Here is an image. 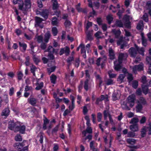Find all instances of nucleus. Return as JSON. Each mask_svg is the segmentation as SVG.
Returning a JSON list of instances; mask_svg holds the SVG:
<instances>
[{
  "label": "nucleus",
  "mask_w": 151,
  "mask_h": 151,
  "mask_svg": "<svg viewBox=\"0 0 151 151\" xmlns=\"http://www.w3.org/2000/svg\"><path fill=\"white\" fill-rule=\"evenodd\" d=\"M12 2L14 4H18L19 8V9L25 11L30 8L31 6V2L30 0H25L24 4L22 0H12Z\"/></svg>",
  "instance_id": "nucleus-1"
},
{
  "label": "nucleus",
  "mask_w": 151,
  "mask_h": 151,
  "mask_svg": "<svg viewBox=\"0 0 151 151\" xmlns=\"http://www.w3.org/2000/svg\"><path fill=\"white\" fill-rule=\"evenodd\" d=\"M128 56L127 53H120L119 54L118 60H116L114 62V68L116 71L119 70L121 67V64L122 63L123 59H126Z\"/></svg>",
  "instance_id": "nucleus-2"
},
{
  "label": "nucleus",
  "mask_w": 151,
  "mask_h": 151,
  "mask_svg": "<svg viewBox=\"0 0 151 151\" xmlns=\"http://www.w3.org/2000/svg\"><path fill=\"white\" fill-rule=\"evenodd\" d=\"M93 86V83L92 81L87 79L84 81V88L86 91H88L91 86Z\"/></svg>",
  "instance_id": "nucleus-3"
},
{
  "label": "nucleus",
  "mask_w": 151,
  "mask_h": 151,
  "mask_svg": "<svg viewBox=\"0 0 151 151\" xmlns=\"http://www.w3.org/2000/svg\"><path fill=\"white\" fill-rule=\"evenodd\" d=\"M135 98V96L134 94L130 95L128 97L127 104L131 107H132L134 105Z\"/></svg>",
  "instance_id": "nucleus-4"
},
{
  "label": "nucleus",
  "mask_w": 151,
  "mask_h": 151,
  "mask_svg": "<svg viewBox=\"0 0 151 151\" xmlns=\"http://www.w3.org/2000/svg\"><path fill=\"white\" fill-rule=\"evenodd\" d=\"M17 126V128L16 129V132L19 131L22 133H24L25 129V126L22 125L19 122H17L16 124Z\"/></svg>",
  "instance_id": "nucleus-5"
},
{
  "label": "nucleus",
  "mask_w": 151,
  "mask_h": 151,
  "mask_svg": "<svg viewBox=\"0 0 151 151\" xmlns=\"http://www.w3.org/2000/svg\"><path fill=\"white\" fill-rule=\"evenodd\" d=\"M54 50L53 47L51 46H49L47 48V50H45L44 52H48L49 53L48 56L50 59L53 60L54 58V57L52 53L54 52Z\"/></svg>",
  "instance_id": "nucleus-6"
},
{
  "label": "nucleus",
  "mask_w": 151,
  "mask_h": 151,
  "mask_svg": "<svg viewBox=\"0 0 151 151\" xmlns=\"http://www.w3.org/2000/svg\"><path fill=\"white\" fill-rule=\"evenodd\" d=\"M35 20L36 23L35 24V27H37L39 26L41 28H42L43 27V24L42 23V22L43 21L42 19L36 17H35Z\"/></svg>",
  "instance_id": "nucleus-7"
},
{
  "label": "nucleus",
  "mask_w": 151,
  "mask_h": 151,
  "mask_svg": "<svg viewBox=\"0 0 151 151\" xmlns=\"http://www.w3.org/2000/svg\"><path fill=\"white\" fill-rule=\"evenodd\" d=\"M131 19L132 17L129 15H126L124 17L123 20L126 22L124 24V25L127 28H129L130 27V24L129 20Z\"/></svg>",
  "instance_id": "nucleus-8"
},
{
  "label": "nucleus",
  "mask_w": 151,
  "mask_h": 151,
  "mask_svg": "<svg viewBox=\"0 0 151 151\" xmlns=\"http://www.w3.org/2000/svg\"><path fill=\"white\" fill-rule=\"evenodd\" d=\"M90 45L89 44H87L86 47L84 45L81 44L80 45V47L81 49V52L82 53H84L86 54V50L87 51V52H89V49Z\"/></svg>",
  "instance_id": "nucleus-9"
},
{
  "label": "nucleus",
  "mask_w": 151,
  "mask_h": 151,
  "mask_svg": "<svg viewBox=\"0 0 151 151\" xmlns=\"http://www.w3.org/2000/svg\"><path fill=\"white\" fill-rule=\"evenodd\" d=\"M17 122L14 123L13 120L10 121L9 122L8 128L11 130H14L16 132V129L17 128V125H16Z\"/></svg>",
  "instance_id": "nucleus-10"
},
{
  "label": "nucleus",
  "mask_w": 151,
  "mask_h": 151,
  "mask_svg": "<svg viewBox=\"0 0 151 151\" xmlns=\"http://www.w3.org/2000/svg\"><path fill=\"white\" fill-rule=\"evenodd\" d=\"M143 66L142 63L134 66L133 68V71L134 73H136L137 71H140L143 70Z\"/></svg>",
  "instance_id": "nucleus-11"
},
{
  "label": "nucleus",
  "mask_w": 151,
  "mask_h": 151,
  "mask_svg": "<svg viewBox=\"0 0 151 151\" xmlns=\"http://www.w3.org/2000/svg\"><path fill=\"white\" fill-rule=\"evenodd\" d=\"M69 48L68 47L66 46L65 47L62 48L61 49L59 53L60 55H62L65 53L66 55L68 56L69 54Z\"/></svg>",
  "instance_id": "nucleus-12"
},
{
  "label": "nucleus",
  "mask_w": 151,
  "mask_h": 151,
  "mask_svg": "<svg viewBox=\"0 0 151 151\" xmlns=\"http://www.w3.org/2000/svg\"><path fill=\"white\" fill-rule=\"evenodd\" d=\"M106 60V58L105 56L102 58H99L96 60V64L98 66L100 65H102L104 63Z\"/></svg>",
  "instance_id": "nucleus-13"
},
{
  "label": "nucleus",
  "mask_w": 151,
  "mask_h": 151,
  "mask_svg": "<svg viewBox=\"0 0 151 151\" xmlns=\"http://www.w3.org/2000/svg\"><path fill=\"white\" fill-rule=\"evenodd\" d=\"M121 95L120 91L118 90L115 91L113 93L112 95V99L113 100H116L118 99L120 97Z\"/></svg>",
  "instance_id": "nucleus-14"
},
{
  "label": "nucleus",
  "mask_w": 151,
  "mask_h": 151,
  "mask_svg": "<svg viewBox=\"0 0 151 151\" xmlns=\"http://www.w3.org/2000/svg\"><path fill=\"white\" fill-rule=\"evenodd\" d=\"M92 26V23L91 22H88L87 23L86 28H85V32L87 35V36L88 37V38L90 39H91V36L88 33V29L89 27Z\"/></svg>",
  "instance_id": "nucleus-15"
},
{
  "label": "nucleus",
  "mask_w": 151,
  "mask_h": 151,
  "mask_svg": "<svg viewBox=\"0 0 151 151\" xmlns=\"http://www.w3.org/2000/svg\"><path fill=\"white\" fill-rule=\"evenodd\" d=\"M136 50L133 47H131L129 50V52L132 57H135L137 54Z\"/></svg>",
  "instance_id": "nucleus-16"
},
{
  "label": "nucleus",
  "mask_w": 151,
  "mask_h": 151,
  "mask_svg": "<svg viewBox=\"0 0 151 151\" xmlns=\"http://www.w3.org/2000/svg\"><path fill=\"white\" fill-rule=\"evenodd\" d=\"M123 37H121L120 40L117 42V44L118 45H121V48L122 49H123L124 47L127 46V43H123Z\"/></svg>",
  "instance_id": "nucleus-17"
},
{
  "label": "nucleus",
  "mask_w": 151,
  "mask_h": 151,
  "mask_svg": "<svg viewBox=\"0 0 151 151\" xmlns=\"http://www.w3.org/2000/svg\"><path fill=\"white\" fill-rule=\"evenodd\" d=\"M9 113L10 110L9 108H6L2 111L1 113V115L2 116H4L5 117H6L9 115Z\"/></svg>",
  "instance_id": "nucleus-18"
},
{
  "label": "nucleus",
  "mask_w": 151,
  "mask_h": 151,
  "mask_svg": "<svg viewBox=\"0 0 151 151\" xmlns=\"http://www.w3.org/2000/svg\"><path fill=\"white\" fill-rule=\"evenodd\" d=\"M106 136H104V141L106 142L107 141V138H109L110 140V145H111V142L113 140V137H112L110 134L108 133H106Z\"/></svg>",
  "instance_id": "nucleus-19"
},
{
  "label": "nucleus",
  "mask_w": 151,
  "mask_h": 151,
  "mask_svg": "<svg viewBox=\"0 0 151 151\" xmlns=\"http://www.w3.org/2000/svg\"><path fill=\"white\" fill-rule=\"evenodd\" d=\"M136 49L137 50L138 52L142 55H144V52H145V50L143 47H139L136 45H135Z\"/></svg>",
  "instance_id": "nucleus-20"
},
{
  "label": "nucleus",
  "mask_w": 151,
  "mask_h": 151,
  "mask_svg": "<svg viewBox=\"0 0 151 151\" xmlns=\"http://www.w3.org/2000/svg\"><path fill=\"white\" fill-rule=\"evenodd\" d=\"M109 58L111 60H113L115 58V55L114 51L111 48H110L109 49Z\"/></svg>",
  "instance_id": "nucleus-21"
},
{
  "label": "nucleus",
  "mask_w": 151,
  "mask_h": 151,
  "mask_svg": "<svg viewBox=\"0 0 151 151\" xmlns=\"http://www.w3.org/2000/svg\"><path fill=\"white\" fill-rule=\"evenodd\" d=\"M28 101L30 104L33 106L35 105L37 102L36 100L34 98H29L28 99Z\"/></svg>",
  "instance_id": "nucleus-22"
},
{
  "label": "nucleus",
  "mask_w": 151,
  "mask_h": 151,
  "mask_svg": "<svg viewBox=\"0 0 151 151\" xmlns=\"http://www.w3.org/2000/svg\"><path fill=\"white\" fill-rule=\"evenodd\" d=\"M49 13L48 10H44L40 14L42 17L45 18H47Z\"/></svg>",
  "instance_id": "nucleus-23"
},
{
  "label": "nucleus",
  "mask_w": 151,
  "mask_h": 151,
  "mask_svg": "<svg viewBox=\"0 0 151 151\" xmlns=\"http://www.w3.org/2000/svg\"><path fill=\"white\" fill-rule=\"evenodd\" d=\"M50 35L49 32H47L45 35V37L44 38V41L47 43L48 42L50 38Z\"/></svg>",
  "instance_id": "nucleus-24"
},
{
  "label": "nucleus",
  "mask_w": 151,
  "mask_h": 151,
  "mask_svg": "<svg viewBox=\"0 0 151 151\" xmlns=\"http://www.w3.org/2000/svg\"><path fill=\"white\" fill-rule=\"evenodd\" d=\"M49 120L46 118H45L44 119V124L43 129L45 130L47 128V125L49 123Z\"/></svg>",
  "instance_id": "nucleus-25"
},
{
  "label": "nucleus",
  "mask_w": 151,
  "mask_h": 151,
  "mask_svg": "<svg viewBox=\"0 0 151 151\" xmlns=\"http://www.w3.org/2000/svg\"><path fill=\"white\" fill-rule=\"evenodd\" d=\"M130 128L133 132H136L138 130V126L137 124L131 125L130 127Z\"/></svg>",
  "instance_id": "nucleus-26"
},
{
  "label": "nucleus",
  "mask_w": 151,
  "mask_h": 151,
  "mask_svg": "<svg viewBox=\"0 0 151 151\" xmlns=\"http://www.w3.org/2000/svg\"><path fill=\"white\" fill-rule=\"evenodd\" d=\"M146 60L148 63L150 64L149 66L148 72L150 74H151V58L149 57H147L146 58Z\"/></svg>",
  "instance_id": "nucleus-27"
},
{
  "label": "nucleus",
  "mask_w": 151,
  "mask_h": 151,
  "mask_svg": "<svg viewBox=\"0 0 151 151\" xmlns=\"http://www.w3.org/2000/svg\"><path fill=\"white\" fill-rule=\"evenodd\" d=\"M147 87L148 86H147L146 85H142L143 92L145 94L147 93L148 91Z\"/></svg>",
  "instance_id": "nucleus-28"
},
{
  "label": "nucleus",
  "mask_w": 151,
  "mask_h": 151,
  "mask_svg": "<svg viewBox=\"0 0 151 151\" xmlns=\"http://www.w3.org/2000/svg\"><path fill=\"white\" fill-rule=\"evenodd\" d=\"M143 26V22L142 21H139L138 24H137V28L138 30L142 29Z\"/></svg>",
  "instance_id": "nucleus-29"
},
{
  "label": "nucleus",
  "mask_w": 151,
  "mask_h": 151,
  "mask_svg": "<svg viewBox=\"0 0 151 151\" xmlns=\"http://www.w3.org/2000/svg\"><path fill=\"white\" fill-rule=\"evenodd\" d=\"M125 76V75L124 74H120L117 79V81H119V83H121L123 82V79L124 78Z\"/></svg>",
  "instance_id": "nucleus-30"
},
{
  "label": "nucleus",
  "mask_w": 151,
  "mask_h": 151,
  "mask_svg": "<svg viewBox=\"0 0 151 151\" xmlns=\"http://www.w3.org/2000/svg\"><path fill=\"white\" fill-rule=\"evenodd\" d=\"M38 81H37V86L35 88V89L37 90H39L41 89L43 86V83L42 82L38 83Z\"/></svg>",
  "instance_id": "nucleus-31"
},
{
  "label": "nucleus",
  "mask_w": 151,
  "mask_h": 151,
  "mask_svg": "<svg viewBox=\"0 0 151 151\" xmlns=\"http://www.w3.org/2000/svg\"><path fill=\"white\" fill-rule=\"evenodd\" d=\"M127 141L129 144L133 145L136 142V140L134 139L128 138L127 139Z\"/></svg>",
  "instance_id": "nucleus-32"
},
{
  "label": "nucleus",
  "mask_w": 151,
  "mask_h": 151,
  "mask_svg": "<svg viewBox=\"0 0 151 151\" xmlns=\"http://www.w3.org/2000/svg\"><path fill=\"white\" fill-rule=\"evenodd\" d=\"M119 8V4L117 5V7H116L112 5H111L109 8V9L110 10H112V12H114L116 11L117 8Z\"/></svg>",
  "instance_id": "nucleus-33"
},
{
  "label": "nucleus",
  "mask_w": 151,
  "mask_h": 151,
  "mask_svg": "<svg viewBox=\"0 0 151 151\" xmlns=\"http://www.w3.org/2000/svg\"><path fill=\"white\" fill-rule=\"evenodd\" d=\"M113 33L115 35L116 37L118 38V37L121 34V32L119 30H116V29H113L112 30Z\"/></svg>",
  "instance_id": "nucleus-34"
},
{
  "label": "nucleus",
  "mask_w": 151,
  "mask_h": 151,
  "mask_svg": "<svg viewBox=\"0 0 151 151\" xmlns=\"http://www.w3.org/2000/svg\"><path fill=\"white\" fill-rule=\"evenodd\" d=\"M106 19L108 22V23L110 24L113 21V18L111 15L109 14L106 17Z\"/></svg>",
  "instance_id": "nucleus-35"
},
{
  "label": "nucleus",
  "mask_w": 151,
  "mask_h": 151,
  "mask_svg": "<svg viewBox=\"0 0 151 151\" xmlns=\"http://www.w3.org/2000/svg\"><path fill=\"white\" fill-rule=\"evenodd\" d=\"M140 102L138 101V102L137 105L136 106V109L137 111L138 112H139L142 110V104H140Z\"/></svg>",
  "instance_id": "nucleus-36"
},
{
  "label": "nucleus",
  "mask_w": 151,
  "mask_h": 151,
  "mask_svg": "<svg viewBox=\"0 0 151 151\" xmlns=\"http://www.w3.org/2000/svg\"><path fill=\"white\" fill-rule=\"evenodd\" d=\"M38 69L34 65H32L31 67V72L33 73V75L34 76H35V72Z\"/></svg>",
  "instance_id": "nucleus-37"
},
{
  "label": "nucleus",
  "mask_w": 151,
  "mask_h": 151,
  "mask_svg": "<svg viewBox=\"0 0 151 151\" xmlns=\"http://www.w3.org/2000/svg\"><path fill=\"white\" fill-rule=\"evenodd\" d=\"M71 97L72 99V104L71 106H69V108L70 110H72L74 107V99L73 96H71Z\"/></svg>",
  "instance_id": "nucleus-38"
},
{
  "label": "nucleus",
  "mask_w": 151,
  "mask_h": 151,
  "mask_svg": "<svg viewBox=\"0 0 151 151\" xmlns=\"http://www.w3.org/2000/svg\"><path fill=\"white\" fill-rule=\"evenodd\" d=\"M139 101L140 102V104H142V105L145 104L146 103L145 100L143 97L140 98L137 101V103Z\"/></svg>",
  "instance_id": "nucleus-39"
},
{
  "label": "nucleus",
  "mask_w": 151,
  "mask_h": 151,
  "mask_svg": "<svg viewBox=\"0 0 151 151\" xmlns=\"http://www.w3.org/2000/svg\"><path fill=\"white\" fill-rule=\"evenodd\" d=\"M52 23L53 25H57L58 23V22L57 20V19L55 17H53L52 19Z\"/></svg>",
  "instance_id": "nucleus-40"
},
{
  "label": "nucleus",
  "mask_w": 151,
  "mask_h": 151,
  "mask_svg": "<svg viewBox=\"0 0 151 151\" xmlns=\"http://www.w3.org/2000/svg\"><path fill=\"white\" fill-rule=\"evenodd\" d=\"M57 77L56 76L54 75H52L50 76V80L51 82L53 83H55L56 80V79Z\"/></svg>",
  "instance_id": "nucleus-41"
},
{
  "label": "nucleus",
  "mask_w": 151,
  "mask_h": 151,
  "mask_svg": "<svg viewBox=\"0 0 151 151\" xmlns=\"http://www.w3.org/2000/svg\"><path fill=\"white\" fill-rule=\"evenodd\" d=\"M101 100L102 101L103 100H104L105 101H108V96L107 95H102L100 97Z\"/></svg>",
  "instance_id": "nucleus-42"
},
{
  "label": "nucleus",
  "mask_w": 151,
  "mask_h": 151,
  "mask_svg": "<svg viewBox=\"0 0 151 151\" xmlns=\"http://www.w3.org/2000/svg\"><path fill=\"white\" fill-rule=\"evenodd\" d=\"M147 128L145 127H143L141 131L142 136L143 137L145 136L146 131Z\"/></svg>",
  "instance_id": "nucleus-43"
},
{
  "label": "nucleus",
  "mask_w": 151,
  "mask_h": 151,
  "mask_svg": "<svg viewBox=\"0 0 151 151\" xmlns=\"http://www.w3.org/2000/svg\"><path fill=\"white\" fill-rule=\"evenodd\" d=\"M141 82L143 83V85H146L147 81L146 77L145 76H143L142 77Z\"/></svg>",
  "instance_id": "nucleus-44"
},
{
  "label": "nucleus",
  "mask_w": 151,
  "mask_h": 151,
  "mask_svg": "<svg viewBox=\"0 0 151 151\" xmlns=\"http://www.w3.org/2000/svg\"><path fill=\"white\" fill-rule=\"evenodd\" d=\"M33 89L32 87L28 86H26L25 88V91H29L32 92V91Z\"/></svg>",
  "instance_id": "nucleus-45"
},
{
  "label": "nucleus",
  "mask_w": 151,
  "mask_h": 151,
  "mask_svg": "<svg viewBox=\"0 0 151 151\" xmlns=\"http://www.w3.org/2000/svg\"><path fill=\"white\" fill-rule=\"evenodd\" d=\"M94 143L93 141L91 142L90 143V147L93 151H99L98 150L94 147Z\"/></svg>",
  "instance_id": "nucleus-46"
},
{
  "label": "nucleus",
  "mask_w": 151,
  "mask_h": 151,
  "mask_svg": "<svg viewBox=\"0 0 151 151\" xmlns=\"http://www.w3.org/2000/svg\"><path fill=\"white\" fill-rule=\"evenodd\" d=\"M14 146L16 149H18L22 148V145L20 143H17L14 145Z\"/></svg>",
  "instance_id": "nucleus-47"
},
{
  "label": "nucleus",
  "mask_w": 151,
  "mask_h": 151,
  "mask_svg": "<svg viewBox=\"0 0 151 151\" xmlns=\"http://www.w3.org/2000/svg\"><path fill=\"white\" fill-rule=\"evenodd\" d=\"M55 66H52L51 67L48 68L47 71L49 75H50L51 72H53L55 70Z\"/></svg>",
  "instance_id": "nucleus-48"
},
{
  "label": "nucleus",
  "mask_w": 151,
  "mask_h": 151,
  "mask_svg": "<svg viewBox=\"0 0 151 151\" xmlns=\"http://www.w3.org/2000/svg\"><path fill=\"white\" fill-rule=\"evenodd\" d=\"M19 44L21 47H22L24 50H26L27 47V45L26 44L24 43H21L20 42H19Z\"/></svg>",
  "instance_id": "nucleus-49"
},
{
  "label": "nucleus",
  "mask_w": 151,
  "mask_h": 151,
  "mask_svg": "<svg viewBox=\"0 0 151 151\" xmlns=\"http://www.w3.org/2000/svg\"><path fill=\"white\" fill-rule=\"evenodd\" d=\"M80 63V60L78 58H77L76 59L75 63H74L75 66L78 68L79 65Z\"/></svg>",
  "instance_id": "nucleus-50"
},
{
  "label": "nucleus",
  "mask_w": 151,
  "mask_h": 151,
  "mask_svg": "<svg viewBox=\"0 0 151 151\" xmlns=\"http://www.w3.org/2000/svg\"><path fill=\"white\" fill-rule=\"evenodd\" d=\"M53 4V9H56L58 8V5L57 1H52Z\"/></svg>",
  "instance_id": "nucleus-51"
},
{
  "label": "nucleus",
  "mask_w": 151,
  "mask_h": 151,
  "mask_svg": "<svg viewBox=\"0 0 151 151\" xmlns=\"http://www.w3.org/2000/svg\"><path fill=\"white\" fill-rule=\"evenodd\" d=\"M76 8L78 12H82L84 13H86V9H83L82 8H81L79 6H77L76 7Z\"/></svg>",
  "instance_id": "nucleus-52"
},
{
  "label": "nucleus",
  "mask_w": 151,
  "mask_h": 151,
  "mask_svg": "<svg viewBox=\"0 0 151 151\" xmlns=\"http://www.w3.org/2000/svg\"><path fill=\"white\" fill-rule=\"evenodd\" d=\"M139 120L137 118H134L132 119L130 123L135 124L138 122Z\"/></svg>",
  "instance_id": "nucleus-53"
},
{
  "label": "nucleus",
  "mask_w": 151,
  "mask_h": 151,
  "mask_svg": "<svg viewBox=\"0 0 151 151\" xmlns=\"http://www.w3.org/2000/svg\"><path fill=\"white\" fill-rule=\"evenodd\" d=\"M138 85V82L137 81H134L132 82V86L133 87L136 88H137Z\"/></svg>",
  "instance_id": "nucleus-54"
},
{
  "label": "nucleus",
  "mask_w": 151,
  "mask_h": 151,
  "mask_svg": "<svg viewBox=\"0 0 151 151\" xmlns=\"http://www.w3.org/2000/svg\"><path fill=\"white\" fill-rule=\"evenodd\" d=\"M15 139L16 141H20L22 140L21 137L20 135L17 134L15 137Z\"/></svg>",
  "instance_id": "nucleus-55"
},
{
  "label": "nucleus",
  "mask_w": 151,
  "mask_h": 151,
  "mask_svg": "<svg viewBox=\"0 0 151 151\" xmlns=\"http://www.w3.org/2000/svg\"><path fill=\"white\" fill-rule=\"evenodd\" d=\"M52 33L54 36H56L58 32L57 29L55 27H53L52 28Z\"/></svg>",
  "instance_id": "nucleus-56"
},
{
  "label": "nucleus",
  "mask_w": 151,
  "mask_h": 151,
  "mask_svg": "<svg viewBox=\"0 0 151 151\" xmlns=\"http://www.w3.org/2000/svg\"><path fill=\"white\" fill-rule=\"evenodd\" d=\"M96 78L97 82L99 83V85L100 86L102 83V81L101 80V77L99 75H98L96 76Z\"/></svg>",
  "instance_id": "nucleus-57"
},
{
  "label": "nucleus",
  "mask_w": 151,
  "mask_h": 151,
  "mask_svg": "<svg viewBox=\"0 0 151 151\" xmlns=\"http://www.w3.org/2000/svg\"><path fill=\"white\" fill-rule=\"evenodd\" d=\"M142 18L146 22L148 21V17L147 14V13H145L143 16Z\"/></svg>",
  "instance_id": "nucleus-58"
},
{
  "label": "nucleus",
  "mask_w": 151,
  "mask_h": 151,
  "mask_svg": "<svg viewBox=\"0 0 151 151\" xmlns=\"http://www.w3.org/2000/svg\"><path fill=\"white\" fill-rule=\"evenodd\" d=\"M116 26L120 27H122L123 26V24L121 21L117 20L116 22Z\"/></svg>",
  "instance_id": "nucleus-59"
},
{
  "label": "nucleus",
  "mask_w": 151,
  "mask_h": 151,
  "mask_svg": "<svg viewBox=\"0 0 151 151\" xmlns=\"http://www.w3.org/2000/svg\"><path fill=\"white\" fill-rule=\"evenodd\" d=\"M127 78L129 81H131L133 79V77H132V75L130 73H127Z\"/></svg>",
  "instance_id": "nucleus-60"
},
{
  "label": "nucleus",
  "mask_w": 151,
  "mask_h": 151,
  "mask_svg": "<svg viewBox=\"0 0 151 151\" xmlns=\"http://www.w3.org/2000/svg\"><path fill=\"white\" fill-rule=\"evenodd\" d=\"M108 74L109 77L111 78H114L116 77V75L111 73V71H109L108 72Z\"/></svg>",
  "instance_id": "nucleus-61"
},
{
  "label": "nucleus",
  "mask_w": 151,
  "mask_h": 151,
  "mask_svg": "<svg viewBox=\"0 0 151 151\" xmlns=\"http://www.w3.org/2000/svg\"><path fill=\"white\" fill-rule=\"evenodd\" d=\"M17 75L18 78L19 80H21L23 76V73L21 71H19L18 72Z\"/></svg>",
  "instance_id": "nucleus-62"
},
{
  "label": "nucleus",
  "mask_w": 151,
  "mask_h": 151,
  "mask_svg": "<svg viewBox=\"0 0 151 151\" xmlns=\"http://www.w3.org/2000/svg\"><path fill=\"white\" fill-rule=\"evenodd\" d=\"M101 32L98 31L95 34V35L97 38H100L101 37Z\"/></svg>",
  "instance_id": "nucleus-63"
},
{
  "label": "nucleus",
  "mask_w": 151,
  "mask_h": 151,
  "mask_svg": "<svg viewBox=\"0 0 151 151\" xmlns=\"http://www.w3.org/2000/svg\"><path fill=\"white\" fill-rule=\"evenodd\" d=\"M142 45L145 46H146L147 45V40L146 39H145L144 37H142Z\"/></svg>",
  "instance_id": "nucleus-64"
}]
</instances>
